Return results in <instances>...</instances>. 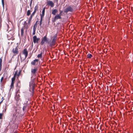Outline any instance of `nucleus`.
I'll return each mask as SVG.
<instances>
[{
	"mask_svg": "<svg viewBox=\"0 0 133 133\" xmlns=\"http://www.w3.org/2000/svg\"><path fill=\"white\" fill-rule=\"evenodd\" d=\"M16 95L15 97V99L16 100H19L20 98H19L20 96L18 93H20V89L21 87V81L18 80L17 82V83L16 85Z\"/></svg>",
	"mask_w": 133,
	"mask_h": 133,
	"instance_id": "nucleus-2",
	"label": "nucleus"
},
{
	"mask_svg": "<svg viewBox=\"0 0 133 133\" xmlns=\"http://www.w3.org/2000/svg\"><path fill=\"white\" fill-rule=\"evenodd\" d=\"M3 100H2L1 102H0V105L1 104V103L2 102H3Z\"/></svg>",
	"mask_w": 133,
	"mask_h": 133,
	"instance_id": "nucleus-39",
	"label": "nucleus"
},
{
	"mask_svg": "<svg viewBox=\"0 0 133 133\" xmlns=\"http://www.w3.org/2000/svg\"><path fill=\"white\" fill-rule=\"evenodd\" d=\"M32 17H30L29 18V20H28V23L29 25L31 23V20L32 19Z\"/></svg>",
	"mask_w": 133,
	"mask_h": 133,
	"instance_id": "nucleus-23",
	"label": "nucleus"
},
{
	"mask_svg": "<svg viewBox=\"0 0 133 133\" xmlns=\"http://www.w3.org/2000/svg\"><path fill=\"white\" fill-rule=\"evenodd\" d=\"M10 35V34L7 35V37L8 39L9 40H13V38L12 36L11 35V36Z\"/></svg>",
	"mask_w": 133,
	"mask_h": 133,
	"instance_id": "nucleus-16",
	"label": "nucleus"
},
{
	"mask_svg": "<svg viewBox=\"0 0 133 133\" xmlns=\"http://www.w3.org/2000/svg\"><path fill=\"white\" fill-rule=\"evenodd\" d=\"M15 80V78L14 77H12L11 79V82H14Z\"/></svg>",
	"mask_w": 133,
	"mask_h": 133,
	"instance_id": "nucleus-27",
	"label": "nucleus"
},
{
	"mask_svg": "<svg viewBox=\"0 0 133 133\" xmlns=\"http://www.w3.org/2000/svg\"><path fill=\"white\" fill-rule=\"evenodd\" d=\"M37 22V21L36 22V23L34 24V27H33V30H34V29H35V30H36V28L37 26V24H36Z\"/></svg>",
	"mask_w": 133,
	"mask_h": 133,
	"instance_id": "nucleus-25",
	"label": "nucleus"
},
{
	"mask_svg": "<svg viewBox=\"0 0 133 133\" xmlns=\"http://www.w3.org/2000/svg\"><path fill=\"white\" fill-rule=\"evenodd\" d=\"M73 10V9L71 7L69 6L65 10L64 12L66 13L69 11L72 12V11Z\"/></svg>",
	"mask_w": 133,
	"mask_h": 133,
	"instance_id": "nucleus-9",
	"label": "nucleus"
},
{
	"mask_svg": "<svg viewBox=\"0 0 133 133\" xmlns=\"http://www.w3.org/2000/svg\"><path fill=\"white\" fill-rule=\"evenodd\" d=\"M2 58H0V72L2 70Z\"/></svg>",
	"mask_w": 133,
	"mask_h": 133,
	"instance_id": "nucleus-17",
	"label": "nucleus"
},
{
	"mask_svg": "<svg viewBox=\"0 0 133 133\" xmlns=\"http://www.w3.org/2000/svg\"><path fill=\"white\" fill-rule=\"evenodd\" d=\"M92 56L90 54H88L87 55V57L90 58Z\"/></svg>",
	"mask_w": 133,
	"mask_h": 133,
	"instance_id": "nucleus-26",
	"label": "nucleus"
},
{
	"mask_svg": "<svg viewBox=\"0 0 133 133\" xmlns=\"http://www.w3.org/2000/svg\"><path fill=\"white\" fill-rule=\"evenodd\" d=\"M12 52L14 55H16L18 54L19 53V51H18L17 46H16L15 48H13L12 50Z\"/></svg>",
	"mask_w": 133,
	"mask_h": 133,
	"instance_id": "nucleus-7",
	"label": "nucleus"
},
{
	"mask_svg": "<svg viewBox=\"0 0 133 133\" xmlns=\"http://www.w3.org/2000/svg\"><path fill=\"white\" fill-rule=\"evenodd\" d=\"M17 71H16L15 72L13 77L16 78V76H17Z\"/></svg>",
	"mask_w": 133,
	"mask_h": 133,
	"instance_id": "nucleus-30",
	"label": "nucleus"
},
{
	"mask_svg": "<svg viewBox=\"0 0 133 133\" xmlns=\"http://www.w3.org/2000/svg\"><path fill=\"white\" fill-rule=\"evenodd\" d=\"M3 115V113H0V119H2Z\"/></svg>",
	"mask_w": 133,
	"mask_h": 133,
	"instance_id": "nucleus-31",
	"label": "nucleus"
},
{
	"mask_svg": "<svg viewBox=\"0 0 133 133\" xmlns=\"http://www.w3.org/2000/svg\"><path fill=\"white\" fill-rule=\"evenodd\" d=\"M29 26L28 25V23L26 21H25L24 22V23L23 28L27 29L29 28Z\"/></svg>",
	"mask_w": 133,
	"mask_h": 133,
	"instance_id": "nucleus-12",
	"label": "nucleus"
},
{
	"mask_svg": "<svg viewBox=\"0 0 133 133\" xmlns=\"http://www.w3.org/2000/svg\"><path fill=\"white\" fill-rule=\"evenodd\" d=\"M38 6L37 5H36L34 8V11H37L38 10Z\"/></svg>",
	"mask_w": 133,
	"mask_h": 133,
	"instance_id": "nucleus-21",
	"label": "nucleus"
},
{
	"mask_svg": "<svg viewBox=\"0 0 133 133\" xmlns=\"http://www.w3.org/2000/svg\"><path fill=\"white\" fill-rule=\"evenodd\" d=\"M37 70L38 69L36 68L34 69H32L31 70V72L33 74H35Z\"/></svg>",
	"mask_w": 133,
	"mask_h": 133,
	"instance_id": "nucleus-15",
	"label": "nucleus"
},
{
	"mask_svg": "<svg viewBox=\"0 0 133 133\" xmlns=\"http://www.w3.org/2000/svg\"><path fill=\"white\" fill-rule=\"evenodd\" d=\"M35 31H36V30H35L34 29V30H33V32H32V35H33L35 34Z\"/></svg>",
	"mask_w": 133,
	"mask_h": 133,
	"instance_id": "nucleus-32",
	"label": "nucleus"
},
{
	"mask_svg": "<svg viewBox=\"0 0 133 133\" xmlns=\"http://www.w3.org/2000/svg\"><path fill=\"white\" fill-rule=\"evenodd\" d=\"M32 1H31V2H30V6H31V4H32Z\"/></svg>",
	"mask_w": 133,
	"mask_h": 133,
	"instance_id": "nucleus-38",
	"label": "nucleus"
},
{
	"mask_svg": "<svg viewBox=\"0 0 133 133\" xmlns=\"http://www.w3.org/2000/svg\"><path fill=\"white\" fill-rule=\"evenodd\" d=\"M42 19H41V20H40V26H41V25L42 22Z\"/></svg>",
	"mask_w": 133,
	"mask_h": 133,
	"instance_id": "nucleus-35",
	"label": "nucleus"
},
{
	"mask_svg": "<svg viewBox=\"0 0 133 133\" xmlns=\"http://www.w3.org/2000/svg\"><path fill=\"white\" fill-rule=\"evenodd\" d=\"M23 54L25 55V57L23 59H22L21 58V56H20L21 62H22L25 61L28 56V52L26 48H25L24 49L23 52Z\"/></svg>",
	"mask_w": 133,
	"mask_h": 133,
	"instance_id": "nucleus-4",
	"label": "nucleus"
},
{
	"mask_svg": "<svg viewBox=\"0 0 133 133\" xmlns=\"http://www.w3.org/2000/svg\"><path fill=\"white\" fill-rule=\"evenodd\" d=\"M2 5L3 6H4V0H2Z\"/></svg>",
	"mask_w": 133,
	"mask_h": 133,
	"instance_id": "nucleus-33",
	"label": "nucleus"
},
{
	"mask_svg": "<svg viewBox=\"0 0 133 133\" xmlns=\"http://www.w3.org/2000/svg\"><path fill=\"white\" fill-rule=\"evenodd\" d=\"M40 39L39 38H37V36H34L33 37V40L34 43H38V41Z\"/></svg>",
	"mask_w": 133,
	"mask_h": 133,
	"instance_id": "nucleus-8",
	"label": "nucleus"
},
{
	"mask_svg": "<svg viewBox=\"0 0 133 133\" xmlns=\"http://www.w3.org/2000/svg\"><path fill=\"white\" fill-rule=\"evenodd\" d=\"M31 11L30 10H28L27 12V15L29 16L31 14Z\"/></svg>",
	"mask_w": 133,
	"mask_h": 133,
	"instance_id": "nucleus-20",
	"label": "nucleus"
},
{
	"mask_svg": "<svg viewBox=\"0 0 133 133\" xmlns=\"http://www.w3.org/2000/svg\"><path fill=\"white\" fill-rule=\"evenodd\" d=\"M57 0V1H58V0Z\"/></svg>",
	"mask_w": 133,
	"mask_h": 133,
	"instance_id": "nucleus-42",
	"label": "nucleus"
},
{
	"mask_svg": "<svg viewBox=\"0 0 133 133\" xmlns=\"http://www.w3.org/2000/svg\"><path fill=\"white\" fill-rule=\"evenodd\" d=\"M58 12V11L56 9H53L51 11V14L54 15H55Z\"/></svg>",
	"mask_w": 133,
	"mask_h": 133,
	"instance_id": "nucleus-11",
	"label": "nucleus"
},
{
	"mask_svg": "<svg viewBox=\"0 0 133 133\" xmlns=\"http://www.w3.org/2000/svg\"><path fill=\"white\" fill-rule=\"evenodd\" d=\"M36 11L34 10V11L33 12V13L31 14L30 17L32 18V17L34 16V15H35L36 12Z\"/></svg>",
	"mask_w": 133,
	"mask_h": 133,
	"instance_id": "nucleus-24",
	"label": "nucleus"
},
{
	"mask_svg": "<svg viewBox=\"0 0 133 133\" xmlns=\"http://www.w3.org/2000/svg\"><path fill=\"white\" fill-rule=\"evenodd\" d=\"M48 40L47 38L46 37V35L44 36L43 38L42 39V41L41 43V45H43L44 43L45 42H47L48 43Z\"/></svg>",
	"mask_w": 133,
	"mask_h": 133,
	"instance_id": "nucleus-5",
	"label": "nucleus"
},
{
	"mask_svg": "<svg viewBox=\"0 0 133 133\" xmlns=\"http://www.w3.org/2000/svg\"><path fill=\"white\" fill-rule=\"evenodd\" d=\"M45 11V8H44L42 11V14H41V18L43 19Z\"/></svg>",
	"mask_w": 133,
	"mask_h": 133,
	"instance_id": "nucleus-13",
	"label": "nucleus"
},
{
	"mask_svg": "<svg viewBox=\"0 0 133 133\" xmlns=\"http://www.w3.org/2000/svg\"><path fill=\"white\" fill-rule=\"evenodd\" d=\"M21 36H23L24 34V28H22L21 29Z\"/></svg>",
	"mask_w": 133,
	"mask_h": 133,
	"instance_id": "nucleus-18",
	"label": "nucleus"
},
{
	"mask_svg": "<svg viewBox=\"0 0 133 133\" xmlns=\"http://www.w3.org/2000/svg\"><path fill=\"white\" fill-rule=\"evenodd\" d=\"M63 11L62 10H60L59 11V14H59L60 15L62 16V14L63 13Z\"/></svg>",
	"mask_w": 133,
	"mask_h": 133,
	"instance_id": "nucleus-29",
	"label": "nucleus"
},
{
	"mask_svg": "<svg viewBox=\"0 0 133 133\" xmlns=\"http://www.w3.org/2000/svg\"><path fill=\"white\" fill-rule=\"evenodd\" d=\"M115 100H114V102H115Z\"/></svg>",
	"mask_w": 133,
	"mask_h": 133,
	"instance_id": "nucleus-41",
	"label": "nucleus"
},
{
	"mask_svg": "<svg viewBox=\"0 0 133 133\" xmlns=\"http://www.w3.org/2000/svg\"><path fill=\"white\" fill-rule=\"evenodd\" d=\"M26 106H24L23 107V110L24 112L26 111L25 109L26 108Z\"/></svg>",
	"mask_w": 133,
	"mask_h": 133,
	"instance_id": "nucleus-28",
	"label": "nucleus"
},
{
	"mask_svg": "<svg viewBox=\"0 0 133 133\" xmlns=\"http://www.w3.org/2000/svg\"><path fill=\"white\" fill-rule=\"evenodd\" d=\"M61 16L59 14H57L54 17L52 20L53 22H55L56 20L58 19H61Z\"/></svg>",
	"mask_w": 133,
	"mask_h": 133,
	"instance_id": "nucleus-6",
	"label": "nucleus"
},
{
	"mask_svg": "<svg viewBox=\"0 0 133 133\" xmlns=\"http://www.w3.org/2000/svg\"><path fill=\"white\" fill-rule=\"evenodd\" d=\"M3 79H4L3 77L1 78V81H0V82L1 83H2V81Z\"/></svg>",
	"mask_w": 133,
	"mask_h": 133,
	"instance_id": "nucleus-37",
	"label": "nucleus"
},
{
	"mask_svg": "<svg viewBox=\"0 0 133 133\" xmlns=\"http://www.w3.org/2000/svg\"><path fill=\"white\" fill-rule=\"evenodd\" d=\"M42 53L41 52V54L38 55L37 57L38 58H41L42 57Z\"/></svg>",
	"mask_w": 133,
	"mask_h": 133,
	"instance_id": "nucleus-22",
	"label": "nucleus"
},
{
	"mask_svg": "<svg viewBox=\"0 0 133 133\" xmlns=\"http://www.w3.org/2000/svg\"><path fill=\"white\" fill-rule=\"evenodd\" d=\"M14 82H11V84L10 86V90H11V89L12 88H14Z\"/></svg>",
	"mask_w": 133,
	"mask_h": 133,
	"instance_id": "nucleus-19",
	"label": "nucleus"
},
{
	"mask_svg": "<svg viewBox=\"0 0 133 133\" xmlns=\"http://www.w3.org/2000/svg\"><path fill=\"white\" fill-rule=\"evenodd\" d=\"M21 73V71H20L18 73V74H17V76L18 77L19 76V75H20Z\"/></svg>",
	"mask_w": 133,
	"mask_h": 133,
	"instance_id": "nucleus-36",
	"label": "nucleus"
},
{
	"mask_svg": "<svg viewBox=\"0 0 133 133\" xmlns=\"http://www.w3.org/2000/svg\"><path fill=\"white\" fill-rule=\"evenodd\" d=\"M21 108L18 107L14 106L12 108L11 111L12 115L11 118L9 123L8 126L4 130V133H6L8 131L9 126H10L9 127H10L12 123L16 122L18 115L21 112Z\"/></svg>",
	"mask_w": 133,
	"mask_h": 133,
	"instance_id": "nucleus-1",
	"label": "nucleus"
},
{
	"mask_svg": "<svg viewBox=\"0 0 133 133\" xmlns=\"http://www.w3.org/2000/svg\"><path fill=\"white\" fill-rule=\"evenodd\" d=\"M47 5L50 6L51 7H53L54 6V3L52 1H48L47 2Z\"/></svg>",
	"mask_w": 133,
	"mask_h": 133,
	"instance_id": "nucleus-10",
	"label": "nucleus"
},
{
	"mask_svg": "<svg viewBox=\"0 0 133 133\" xmlns=\"http://www.w3.org/2000/svg\"><path fill=\"white\" fill-rule=\"evenodd\" d=\"M57 36V34H56L54 36L52 37L53 39L51 40H48V44L50 46L52 47L55 45Z\"/></svg>",
	"mask_w": 133,
	"mask_h": 133,
	"instance_id": "nucleus-3",
	"label": "nucleus"
},
{
	"mask_svg": "<svg viewBox=\"0 0 133 133\" xmlns=\"http://www.w3.org/2000/svg\"><path fill=\"white\" fill-rule=\"evenodd\" d=\"M38 59H36L32 61L31 62V64L33 65H36V63L38 62Z\"/></svg>",
	"mask_w": 133,
	"mask_h": 133,
	"instance_id": "nucleus-14",
	"label": "nucleus"
},
{
	"mask_svg": "<svg viewBox=\"0 0 133 133\" xmlns=\"http://www.w3.org/2000/svg\"><path fill=\"white\" fill-rule=\"evenodd\" d=\"M33 87V88H32V94H31V96H32L33 95V94H34V89H33V86H32Z\"/></svg>",
	"mask_w": 133,
	"mask_h": 133,
	"instance_id": "nucleus-34",
	"label": "nucleus"
},
{
	"mask_svg": "<svg viewBox=\"0 0 133 133\" xmlns=\"http://www.w3.org/2000/svg\"><path fill=\"white\" fill-rule=\"evenodd\" d=\"M3 99V97L1 98V99Z\"/></svg>",
	"mask_w": 133,
	"mask_h": 133,
	"instance_id": "nucleus-40",
	"label": "nucleus"
}]
</instances>
